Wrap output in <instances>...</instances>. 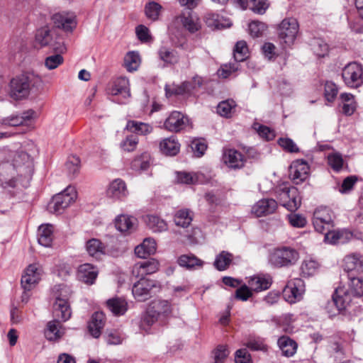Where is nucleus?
I'll list each match as a JSON object with an SVG mask.
<instances>
[{"label": "nucleus", "instance_id": "1", "mask_svg": "<svg viewBox=\"0 0 363 363\" xmlns=\"http://www.w3.org/2000/svg\"><path fill=\"white\" fill-rule=\"evenodd\" d=\"M40 82V79L33 73H25L13 77L9 84V95L19 101L27 98L32 87Z\"/></svg>", "mask_w": 363, "mask_h": 363}, {"label": "nucleus", "instance_id": "2", "mask_svg": "<svg viewBox=\"0 0 363 363\" xmlns=\"http://www.w3.org/2000/svg\"><path fill=\"white\" fill-rule=\"evenodd\" d=\"M350 287L347 291L337 289L333 296V303L337 311L344 310L351 302V296L361 297L363 296V279L350 277Z\"/></svg>", "mask_w": 363, "mask_h": 363}, {"label": "nucleus", "instance_id": "3", "mask_svg": "<svg viewBox=\"0 0 363 363\" xmlns=\"http://www.w3.org/2000/svg\"><path fill=\"white\" fill-rule=\"evenodd\" d=\"M299 259V253L291 247H280L274 249L269 256V263L274 267H288L294 265Z\"/></svg>", "mask_w": 363, "mask_h": 363}, {"label": "nucleus", "instance_id": "4", "mask_svg": "<svg viewBox=\"0 0 363 363\" xmlns=\"http://www.w3.org/2000/svg\"><path fill=\"white\" fill-rule=\"evenodd\" d=\"M160 289V285L157 281L140 278L133 285L132 292L135 298L138 301H145Z\"/></svg>", "mask_w": 363, "mask_h": 363}, {"label": "nucleus", "instance_id": "5", "mask_svg": "<svg viewBox=\"0 0 363 363\" xmlns=\"http://www.w3.org/2000/svg\"><path fill=\"white\" fill-rule=\"evenodd\" d=\"M76 197L77 192L74 188L68 186L62 192L53 196L48 204V209L52 213H61L74 201Z\"/></svg>", "mask_w": 363, "mask_h": 363}, {"label": "nucleus", "instance_id": "6", "mask_svg": "<svg viewBox=\"0 0 363 363\" xmlns=\"http://www.w3.org/2000/svg\"><path fill=\"white\" fill-rule=\"evenodd\" d=\"M298 23L294 18H286L282 20L278 28V36L281 43L291 45L298 33Z\"/></svg>", "mask_w": 363, "mask_h": 363}, {"label": "nucleus", "instance_id": "7", "mask_svg": "<svg viewBox=\"0 0 363 363\" xmlns=\"http://www.w3.org/2000/svg\"><path fill=\"white\" fill-rule=\"evenodd\" d=\"M281 205L291 212L296 211L301 206V198L298 189L294 186H284L278 191Z\"/></svg>", "mask_w": 363, "mask_h": 363}, {"label": "nucleus", "instance_id": "8", "mask_svg": "<svg viewBox=\"0 0 363 363\" xmlns=\"http://www.w3.org/2000/svg\"><path fill=\"white\" fill-rule=\"evenodd\" d=\"M342 77L345 84L350 88H358L363 84V69L357 62L347 64L342 69Z\"/></svg>", "mask_w": 363, "mask_h": 363}, {"label": "nucleus", "instance_id": "9", "mask_svg": "<svg viewBox=\"0 0 363 363\" xmlns=\"http://www.w3.org/2000/svg\"><path fill=\"white\" fill-rule=\"evenodd\" d=\"M334 215L333 211L327 207H320L313 213V224L315 230L324 233L329 231L333 226Z\"/></svg>", "mask_w": 363, "mask_h": 363}, {"label": "nucleus", "instance_id": "10", "mask_svg": "<svg viewBox=\"0 0 363 363\" xmlns=\"http://www.w3.org/2000/svg\"><path fill=\"white\" fill-rule=\"evenodd\" d=\"M51 20L55 27L67 33H72L77 24L76 16L74 13L66 12L53 14Z\"/></svg>", "mask_w": 363, "mask_h": 363}, {"label": "nucleus", "instance_id": "11", "mask_svg": "<svg viewBox=\"0 0 363 363\" xmlns=\"http://www.w3.org/2000/svg\"><path fill=\"white\" fill-rule=\"evenodd\" d=\"M304 291L303 281L301 279H294L288 282L283 293L286 301L293 303L301 299Z\"/></svg>", "mask_w": 363, "mask_h": 363}, {"label": "nucleus", "instance_id": "12", "mask_svg": "<svg viewBox=\"0 0 363 363\" xmlns=\"http://www.w3.org/2000/svg\"><path fill=\"white\" fill-rule=\"evenodd\" d=\"M309 171V165L306 161L296 160L289 167V177L294 183L298 184L307 179Z\"/></svg>", "mask_w": 363, "mask_h": 363}, {"label": "nucleus", "instance_id": "13", "mask_svg": "<svg viewBox=\"0 0 363 363\" xmlns=\"http://www.w3.org/2000/svg\"><path fill=\"white\" fill-rule=\"evenodd\" d=\"M42 269L37 264H30L21 277V286L25 292L30 291L40 279Z\"/></svg>", "mask_w": 363, "mask_h": 363}, {"label": "nucleus", "instance_id": "14", "mask_svg": "<svg viewBox=\"0 0 363 363\" xmlns=\"http://www.w3.org/2000/svg\"><path fill=\"white\" fill-rule=\"evenodd\" d=\"M223 162L229 167L239 169L245 166L246 159L238 150L230 148H224L222 155Z\"/></svg>", "mask_w": 363, "mask_h": 363}, {"label": "nucleus", "instance_id": "15", "mask_svg": "<svg viewBox=\"0 0 363 363\" xmlns=\"http://www.w3.org/2000/svg\"><path fill=\"white\" fill-rule=\"evenodd\" d=\"M189 119L179 111H172L164 123V127L169 131L178 133L185 128Z\"/></svg>", "mask_w": 363, "mask_h": 363}, {"label": "nucleus", "instance_id": "16", "mask_svg": "<svg viewBox=\"0 0 363 363\" xmlns=\"http://www.w3.org/2000/svg\"><path fill=\"white\" fill-rule=\"evenodd\" d=\"M159 269V262L155 259L143 260L134 264L132 273L138 278H144L147 274L156 272Z\"/></svg>", "mask_w": 363, "mask_h": 363}, {"label": "nucleus", "instance_id": "17", "mask_svg": "<svg viewBox=\"0 0 363 363\" xmlns=\"http://www.w3.org/2000/svg\"><path fill=\"white\" fill-rule=\"evenodd\" d=\"M71 315L72 311L67 298L57 297L53 304V315L55 319L66 321L70 318Z\"/></svg>", "mask_w": 363, "mask_h": 363}, {"label": "nucleus", "instance_id": "18", "mask_svg": "<svg viewBox=\"0 0 363 363\" xmlns=\"http://www.w3.org/2000/svg\"><path fill=\"white\" fill-rule=\"evenodd\" d=\"M277 202L272 199H263L258 201L252 208V213L256 217L273 213L277 208Z\"/></svg>", "mask_w": 363, "mask_h": 363}, {"label": "nucleus", "instance_id": "19", "mask_svg": "<svg viewBox=\"0 0 363 363\" xmlns=\"http://www.w3.org/2000/svg\"><path fill=\"white\" fill-rule=\"evenodd\" d=\"M98 274V269L89 263L82 264L77 269L78 279L89 285H91L95 282Z\"/></svg>", "mask_w": 363, "mask_h": 363}, {"label": "nucleus", "instance_id": "20", "mask_svg": "<svg viewBox=\"0 0 363 363\" xmlns=\"http://www.w3.org/2000/svg\"><path fill=\"white\" fill-rule=\"evenodd\" d=\"M247 284L252 291L260 292L270 288L272 278L268 274H257L251 277Z\"/></svg>", "mask_w": 363, "mask_h": 363}, {"label": "nucleus", "instance_id": "21", "mask_svg": "<svg viewBox=\"0 0 363 363\" xmlns=\"http://www.w3.org/2000/svg\"><path fill=\"white\" fill-rule=\"evenodd\" d=\"M344 270L347 272H363V256L358 253H352L343 259Z\"/></svg>", "mask_w": 363, "mask_h": 363}, {"label": "nucleus", "instance_id": "22", "mask_svg": "<svg viewBox=\"0 0 363 363\" xmlns=\"http://www.w3.org/2000/svg\"><path fill=\"white\" fill-rule=\"evenodd\" d=\"M104 325L105 314L103 312H95L89 323V331L94 337L98 338L101 334Z\"/></svg>", "mask_w": 363, "mask_h": 363}, {"label": "nucleus", "instance_id": "23", "mask_svg": "<svg viewBox=\"0 0 363 363\" xmlns=\"http://www.w3.org/2000/svg\"><path fill=\"white\" fill-rule=\"evenodd\" d=\"M106 245L97 238L88 240L85 243V249L87 254L96 259H99L106 253Z\"/></svg>", "mask_w": 363, "mask_h": 363}, {"label": "nucleus", "instance_id": "24", "mask_svg": "<svg viewBox=\"0 0 363 363\" xmlns=\"http://www.w3.org/2000/svg\"><path fill=\"white\" fill-rule=\"evenodd\" d=\"M137 219L128 215H120L115 220L117 230L121 233H130L135 228Z\"/></svg>", "mask_w": 363, "mask_h": 363}, {"label": "nucleus", "instance_id": "25", "mask_svg": "<svg viewBox=\"0 0 363 363\" xmlns=\"http://www.w3.org/2000/svg\"><path fill=\"white\" fill-rule=\"evenodd\" d=\"M106 194L109 197L121 199L128 195V190L125 182L117 179L113 181L107 191Z\"/></svg>", "mask_w": 363, "mask_h": 363}, {"label": "nucleus", "instance_id": "26", "mask_svg": "<svg viewBox=\"0 0 363 363\" xmlns=\"http://www.w3.org/2000/svg\"><path fill=\"white\" fill-rule=\"evenodd\" d=\"M112 95H121L126 99L130 96L129 81L126 77H118L113 83L111 88Z\"/></svg>", "mask_w": 363, "mask_h": 363}, {"label": "nucleus", "instance_id": "27", "mask_svg": "<svg viewBox=\"0 0 363 363\" xmlns=\"http://www.w3.org/2000/svg\"><path fill=\"white\" fill-rule=\"evenodd\" d=\"M149 313H152L157 318L161 315H168L172 312V307L169 301L166 300H155L150 303L148 307Z\"/></svg>", "mask_w": 363, "mask_h": 363}, {"label": "nucleus", "instance_id": "28", "mask_svg": "<svg viewBox=\"0 0 363 363\" xmlns=\"http://www.w3.org/2000/svg\"><path fill=\"white\" fill-rule=\"evenodd\" d=\"M156 252V242L152 238H145L135 248V253L140 258H145Z\"/></svg>", "mask_w": 363, "mask_h": 363}, {"label": "nucleus", "instance_id": "29", "mask_svg": "<svg viewBox=\"0 0 363 363\" xmlns=\"http://www.w3.org/2000/svg\"><path fill=\"white\" fill-rule=\"evenodd\" d=\"M158 57L166 65H175L179 62L178 52L169 48L162 46L157 52Z\"/></svg>", "mask_w": 363, "mask_h": 363}, {"label": "nucleus", "instance_id": "30", "mask_svg": "<svg viewBox=\"0 0 363 363\" xmlns=\"http://www.w3.org/2000/svg\"><path fill=\"white\" fill-rule=\"evenodd\" d=\"M60 321L55 319L48 323L45 335L48 340L56 341L63 335L64 331L62 330Z\"/></svg>", "mask_w": 363, "mask_h": 363}, {"label": "nucleus", "instance_id": "31", "mask_svg": "<svg viewBox=\"0 0 363 363\" xmlns=\"http://www.w3.org/2000/svg\"><path fill=\"white\" fill-rule=\"evenodd\" d=\"M278 345L282 354L290 357L294 355L297 350V343L287 336H282L278 339Z\"/></svg>", "mask_w": 363, "mask_h": 363}, {"label": "nucleus", "instance_id": "32", "mask_svg": "<svg viewBox=\"0 0 363 363\" xmlns=\"http://www.w3.org/2000/svg\"><path fill=\"white\" fill-rule=\"evenodd\" d=\"M160 148L163 154L174 156L179 152L180 144L174 138L170 137L164 138L160 142Z\"/></svg>", "mask_w": 363, "mask_h": 363}, {"label": "nucleus", "instance_id": "33", "mask_svg": "<svg viewBox=\"0 0 363 363\" xmlns=\"http://www.w3.org/2000/svg\"><path fill=\"white\" fill-rule=\"evenodd\" d=\"M53 240V226L42 225L38 228V242L44 247H50Z\"/></svg>", "mask_w": 363, "mask_h": 363}, {"label": "nucleus", "instance_id": "34", "mask_svg": "<svg viewBox=\"0 0 363 363\" xmlns=\"http://www.w3.org/2000/svg\"><path fill=\"white\" fill-rule=\"evenodd\" d=\"M192 91V82L187 81L182 82L181 84L173 86L172 87L168 86H165L166 95L167 96L189 94Z\"/></svg>", "mask_w": 363, "mask_h": 363}, {"label": "nucleus", "instance_id": "35", "mask_svg": "<svg viewBox=\"0 0 363 363\" xmlns=\"http://www.w3.org/2000/svg\"><path fill=\"white\" fill-rule=\"evenodd\" d=\"M177 20L183 25V26L191 33L199 30L200 26L190 11L183 13L177 17Z\"/></svg>", "mask_w": 363, "mask_h": 363}, {"label": "nucleus", "instance_id": "36", "mask_svg": "<svg viewBox=\"0 0 363 363\" xmlns=\"http://www.w3.org/2000/svg\"><path fill=\"white\" fill-rule=\"evenodd\" d=\"M108 308L116 315H120L125 313L127 311V303L125 299L121 298H113L107 301Z\"/></svg>", "mask_w": 363, "mask_h": 363}, {"label": "nucleus", "instance_id": "37", "mask_svg": "<svg viewBox=\"0 0 363 363\" xmlns=\"http://www.w3.org/2000/svg\"><path fill=\"white\" fill-rule=\"evenodd\" d=\"M179 266L191 269L195 267H202L203 262L196 257L194 255H182L177 260Z\"/></svg>", "mask_w": 363, "mask_h": 363}, {"label": "nucleus", "instance_id": "38", "mask_svg": "<svg viewBox=\"0 0 363 363\" xmlns=\"http://www.w3.org/2000/svg\"><path fill=\"white\" fill-rule=\"evenodd\" d=\"M193 220L192 213L188 209H181L176 212L174 220L177 226L187 228Z\"/></svg>", "mask_w": 363, "mask_h": 363}, {"label": "nucleus", "instance_id": "39", "mask_svg": "<svg viewBox=\"0 0 363 363\" xmlns=\"http://www.w3.org/2000/svg\"><path fill=\"white\" fill-rule=\"evenodd\" d=\"M150 155L148 152H143L137 156L131 162V168L135 171H144L150 165Z\"/></svg>", "mask_w": 363, "mask_h": 363}, {"label": "nucleus", "instance_id": "40", "mask_svg": "<svg viewBox=\"0 0 363 363\" xmlns=\"http://www.w3.org/2000/svg\"><path fill=\"white\" fill-rule=\"evenodd\" d=\"M126 128L133 133L140 135H147L152 131V127L145 123L135 121H129L127 123Z\"/></svg>", "mask_w": 363, "mask_h": 363}, {"label": "nucleus", "instance_id": "41", "mask_svg": "<svg viewBox=\"0 0 363 363\" xmlns=\"http://www.w3.org/2000/svg\"><path fill=\"white\" fill-rule=\"evenodd\" d=\"M140 64V57L138 52H128L125 57L123 65L128 72H133L138 69Z\"/></svg>", "mask_w": 363, "mask_h": 363}, {"label": "nucleus", "instance_id": "42", "mask_svg": "<svg viewBox=\"0 0 363 363\" xmlns=\"http://www.w3.org/2000/svg\"><path fill=\"white\" fill-rule=\"evenodd\" d=\"M342 101V113L346 116H351L356 110L357 104L354 100V96L351 94L343 93L340 95Z\"/></svg>", "mask_w": 363, "mask_h": 363}, {"label": "nucleus", "instance_id": "43", "mask_svg": "<svg viewBox=\"0 0 363 363\" xmlns=\"http://www.w3.org/2000/svg\"><path fill=\"white\" fill-rule=\"evenodd\" d=\"M233 259V255L226 251H222L217 255L214 266L219 271H223L228 268Z\"/></svg>", "mask_w": 363, "mask_h": 363}, {"label": "nucleus", "instance_id": "44", "mask_svg": "<svg viewBox=\"0 0 363 363\" xmlns=\"http://www.w3.org/2000/svg\"><path fill=\"white\" fill-rule=\"evenodd\" d=\"M52 40L50 29L48 26H44L37 30L35 41L41 47L50 45Z\"/></svg>", "mask_w": 363, "mask_h": 363}, {"label": "nucleus", "instance_id": "45", "mask_svg": "<svg viewBox=\"0 0 363 363\" xmlns=\"http://www.w3.org/2000/svg\"><path fill=\"white\" fill-rule=\"evenodd\" d=\"M236 107V103L233 99H227L220 102L217 106V113L221 116L230 118Z\"/></svg>", "mask_w": 363, "mask_h": 363}, {"label": "nucleus", "instance_id": "46", "mask_svg": "<svg viewBox=\"0 0 363 363\" xmlns=\"http://www.w3.org/2000/svg\"><path fill=\"white\" fill-rule=\"evenodd\" d=\"M145 222L153 232H162L167 230V228L166 222L157 216H147Z\"/></svg>", "mask_w": 363, "mask_h": 363}, {"label": "nucleus", "instance_id": "47", "mask_svg": "<svg viewBox=\"0 0 363 363\" xmlns=\"http://www.w3.org/2000/svg\"><path fill=\"white\" fill-rule=\"evenodd\" d=\"M245 345L253 351L267 352L268 345L265 343L264 338L260 337H250Z\"/></svg>", "mask_w": 363, "mask_h": 363}, {"label": "nucleus", "instance_id": "48", "mask_svg": "<svg viewBox=\"0 0 363 363\" xmlns=\"http://www.w3.org/2000/svg\"><path fill=\"white\" fill-rule=\"evenodd\" d=\"M319 267L320 264L317 261L308 259L302 262L301 270L304 277H311L318 273Z\"/></svg>", "mask_w": 363, "mask_h": 363}, {"label": "nucleus", "instance_id": "49", "mask_svg": "<svg viewBox=\"0 0 363 363\" xmlns=\"http://www.w3.org/2000/svg\"><path fill=\"white\" fill-rule=\"evenodd\" d=\"M230 354L227 345H219L212 352L213 362L211 363H224Z\"/></svg>", "mask_w": 363, "mask_h": 363}, {"label": "nucleus", "instance_id": "50", "mask_svg": "<svg viewBox=\"0 0 363 363\" xmlns=\"http://www.w3.org/2000/svg\"><path fill=\"white\" fill-rule=\"evenodd\" d=\"M248 48L247 43L244 40L238 41L233 50V55L235 60L242 62L247 57Z\"/></svg>", "mask_w": 363, "mask_h": 363}, {"label": "nucleus", "instance_id": "51", "mask_svg": "<svg viewBox=\"0 0 363 363\" xmlns=\"http://www.w3.org/2000/svg\"><path fill=\"white\" fill-rule=\"evenodd\" d=\"M162 7L155 1L148 2L145 6V13L147 18L152 21H157L160 14Z\"/></svg>", "mask_w": 363, "mask_h": 363}, {"label": "nucleus", "instance_id": "52", "mask_svg": "<svg viewBox=\"0 0 363 363\" xmlns=\"http://www.w3.org/2000/svg\"><path fill=\"white\" fill-rule=\"evenodd\" d=\"M269 6L267 0H250L247 4L250 9L258 14H264Z\"/></svg>", "mask_w": 363, "mask_h": 363}, {"label": "nucleus", "instance_id": "53", "mask_svg": "<svg viewBox=\"0 0 363 363\" xmlns=\"http://www.w3.org/2000/svg\"><path fill=\"white\" fill-rule=\"evenodd\" d=\"M206 22L209 27L216 29H222L230 26L229 23H221L219 16L215 13H209L206 18Z\"/></svg>", "mask_w": 363, "mask_h": 363}, {"label": "nucleus", "instance_id": "54", "mask_svg": "<svg viewBox=\"0 0 363 363\" xmlns=\"http://www.w3.org/2000/svg\"><path fill=\"white\" fill-rule=\"evenodd\" d=\"M13 170V167L11 165L0 167V182L4 187H15L16 186V179L15 178H9L6 177L3 172H9Z\"/></svg>", "mask_w": 363, "mask_h": 363}, {"label": "nucleus", "instance_id": "55", "mask_svg": "<svg viewBox=\"0 0 363 363\" xmlns=\"http://www.w3.org/2000/svg\"><path fill=\"white\" fill-rule=\"evenodd\" d=\"M278 144L286 152L290 153H297L300 151L296 144L289 138H281L278 140Z\"/></svg>", "mask_w": 363, "mask_h": 363}, {"label": "nucleus", "instance_id": "56", "mask_svg": "<svg viewBox=\"0 0 363 363\" xmlns=\"http://www.w3.org/2000/svg\"><path fill=\"white\" fill-rule=\"evenodd\" d=\"M80 160L77 156L69 157L65 166L69 174L75 176L79 171Z\"/></svg>", "mask_w": 363, "mask_h": 363}, {"label": "nucleus", "instance_id": "57", "mask_svg": "<svg viewBox=\"0 0 363 363\" xmlns=\"http://www.w3.org/2000/svg\"><path fill=\"white\" fill-rule=\"evenodd\" d=\"M138 144V138L137 136L130 135L127 136L121 143V147L126 152H132L135 150Z\"/></svg>", "mask_w": 363, "mask_h": 363}, {"label": "nucleus", "instance_id": "58", "mask_svg": "<svg viewBox=\"0 0 363 363\" xmlns=\"http://www.w3.org/2000/svg\"><path fill=\"white\" fill-rule=\"evenodd\" d=\"M328 45L320 39L315 40L313 43V50L319 57H325L328 52Z\"/></svg>", "mask_w": 363, "mask_h": 363}, {"label": "nucleus", "instance_id": "59", "mask_svg": "<svg viewBox=\"0 0 363 363\" xmlns=\"http://www.w3.org/2000/svg\"><path fill=\"white\" fill-rule=\"evenodd\" d=\"M64 62L62 56L60 54H55L48 56L45 60V66L48 69H54L58 67Z\"/></svg>", "mask_w": 363, "mask_h": 363}, {"label": "nucleus", "instance_id": "60", "mask_svg": "<svg viewBox=\"0 0 363 363\" xmlns=\"http://www.w3.org/2000/svg\"><path fill=\"white\" fill-rule=\"evenodd\" d=\"M238 67L239 65L237 62L223 65L218 70V74L220 77L226 79L232 73L236 72L238 69Z\"/></svg>", "mask_w": 363, "mask_h": 363}, {"label": "nucleus", "instance_id": "61", "mask_svg": "<svg viewBox=\"0 0 363 363\" xmlns=\"http://www.w3.org/2000/svg\"><path fill=\"white\" fill-rule=\"evenodd\" d=\"M177 181L181 184H194L197 182L198 177L194 173L180 172L177 173Z\"/></svg>", "mask_w": 363, "mask_h": 363}, {"label": "nucleus", "instance_id": "62", "mask_svg": "<svg viewBox=\"0 0 363 363\" xmlns=\"http://www.w3.org/2000/svg\"><path fill=\"white\" fill-rule=\"evenodd\" d=\"M288 220L290 225L294 228H303L307 223L306 218L297 213L289 214Z\"/></svg>", "mask_w": 363, "mask_h": 363}, {"label": "nucleus", "instance_id": "63", "mask_svg": "<svg viewBox=\"0 0 363 363\" xmlns=\"http://www.w3.org/2000/svg\"><path fill=\"white\" fill-rule=\"evenodd\" d=\"M235 296L238 300L245 301L252 296V291L249 286L243 284L236 290Z\"/></svg>", "mask_w": 363, "mask_h": 363}, {"label": "nucleus", "instance_id": "64", "mask_svg": "<svg viewBox=\"0 0 363 363\" xmlns=\"http://www.w3.org/2000/svg\"><path fill=\"white\" fill-rule=\"evenodd\" d=\"M235 360L236 363H252V357L246 348L238 350L235 352Z\"/></svg>", "mask_w": 363, "mask_h": 363}]
</instances>
